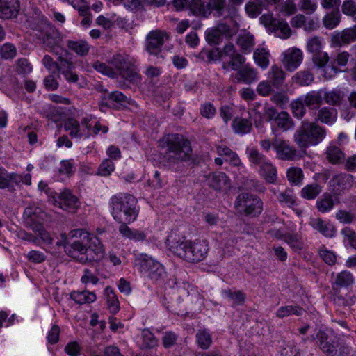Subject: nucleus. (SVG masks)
I'll use <instances>...</instances> for the list:
<instances>
[{
    "label": "nucleus",
    "instance_id": "obj_1",
    "mask_svg": "<svg viewBox=\"0 0 356 356\" xmlns=\"http://www.w3.org/2000/svg\"><path fill=\"white\" fill-rule=\"evenodd\" d=\"M69 237L76 238L66 247V254L81 264H86L101 260L105 254L100 240L83 229L70 232Z\"/></svg>",
    "mask_w": 356,
    "mask_h": 356
},
{
    "label": "nucleus",
    "instance_id": "obj_2",
    "mask_svg": "<svg viewBox=\"0 0 356 356\" xmlns=\"http://www.w3.org/2000/svg\"><path fill=\"white\" fill-rule=\"evenodd\" d=\"M166 245L170 252L189 262H198L203 260L208 252V243L205 240H187L184 236L171 233Z\"/></svg>",
    "mask_w": 356,
    "mask_h": 356
},
{
    "label": "nucleus",
    "instance_id": "obj_3",
    "mask_svg": "<svg viewBox=\"0 0 356 356\" xmlns=\"http://www.w3.org/2000/svg\"><path fill=\"white\" fill-rule=\"evenodd\" d=\"M109 63L113 67L97 61L94 63L93 67L97 72L109 77L115 78L120 75L129 82L136 83L139 81V74L134 65V60L129 55L116 54L109 60Z\"/></svg>",
    "mask_w": 356,
    "mask_h": 356
},
{
    "label": "nucleus",
    "instance_id": "obj_4",
    "mask_svg": "<svg viewBox=\"0 0 356 356\" xmlns=\"http://www.w3.org/2000/svg\"><path fill=\"white\" fill-rule=\"evenodd\" d=\"M165 160L170 163H177L189 159L192 151L190 142L182 135L171 134L160 141Z\"/></svg>",
    "mask_w": 356,
    "mask_h": 356
},
{
    "label": "nucleus",
    "instance_id": "obj_5",
    "mask_svg": "<svg viewBox=\"0 0 356 356\" xmlns=\"http://www.w3.org/2000/svg\"><path fill=\"white\" fill-rule=\"evenodd\" d=\"M110 207L113 218L120 223L131 222L138 215L137 200L127 193H119L110 199Z\"/></svg>",
    "mask_w": 356,
    "mask_h": 356
},
{
    "label": "nucleus",
    "instance_id": "obj_6",
    "mask_svg": "<svg viewBox=\"0 0 356 356\" xmlns=\"http://www.w3.org/2000/svg\"><path fill=\"white\" fill-rule=\"evenodd\" d=\"M326 136L325 128L314 122H303L294 134V141L300 148L319 144Z\"/></svg>",
    "mask_w": 356,
    "mask_h": 356
},
{
    "label": "nucleus",
    "instance_id": "obj_7",
    "mask_svg": "<svg viewBox=\"0 0 356 356\" xmlns=\"http://www.w3.org/2000/svg\"><path fill=\"white\" fill-rule=\"evenodd\" d=\"M33 18L38 23L35 29L40 32V38L43 44L50 48L51 51H55L60 42L59 32L48 22L47 18L38 8H34Z\"/></svg>",
    "mask_w": 356,
    "mask_h": 356
},
{
    "label": "nucleus",
    "instance_id": "obj_8",
    "mask_svg": "<svg viewBox=\"0 0 356 356\" xmlns=\"http://www.w3.org/2000/svg\"><path fill=\"white\" fill-rule=\"evenodd\" d=\"M234 207L241 213L256 216L261 213L263 202L258 197L248 193H243L236 197Z\"/></svg>",
    "mask_w": 356,
    "mask_h": 356
},
{
    "label": "nucleus",
    "instance_id": "obj_9",
    "mask_svg": "<svg viewBox=\"0 0 356 356\" xmlns=\"http://www.w3.org/2000/svg\"><path fill=\"white\" fill-rule=\"evenodd\" d=\"M260 22L269 31L281 39H288L292 34L291 28L284 19H276L271 14L263 15Z\"/></svg>",
    "mask_w": 356,
    "mask_h": 356
},
{
    "label": "nucleus",
    "instance_id": "obj_10",
    "mask_svg": "<svg viewBox=\"0 0 356 356\" xmlns=\"http://www.w3.org/2000/svg\"><path fill=\"white\" fill-rule=\"evenodd\" d=\"M89 122L90 119L88 118H83L81 122L70 118L64 122L63 128L72 138H88L90 136V129L91 128Z\"/></svg>",
    "mask_w": 356,
    "mask_h": 356
},
{
    "label": "nucleus",
    "instance_id": "obj_11",
    "mask_svg": "<svg viewBox=\"0 0 356 356\" xmlns=\"http://www.w3.org/2000/svg\"><path fill=\"white\" fill-rule=\"evenodd\" d=\"M49 201L70 213H75L81 205L79 199L67 188L61 191L57 196H49Z\"/></svg>",
    "mask_w": 356,
    "mask_h": 356
},
{
    "label": "nucleus",
    "instance_id": "obj_12",
    "mask_svg": "<svg viewBox=\"0 0 356 356\" xmlns=\"http://www.w3.org/2000/svg\"><path fill=\"white\" fill-rule=\"evenodd\" d=\"M168 40L169 35L166 31L160 29L153 30L146 36V49L149 54L157 55Z\"/></svg>",
    "mask_w": 356,
    "mask_h": 356
},
{
    "label": "nucleus",
    "instance_id": "obj_13",
    "mask_svg": "<svg viewBox=\"0 0 356 356\" xmlns=\"http://www.w3.org/2000/svg\"><path fill=\"white\" fill-rule=\"evenodd\" d=\"M340 338L341 336L335 334L332 330L325 332L320 330L316 333V337H313V340H315L321 350L329 356Z\"/></svg>",
    "mask_w": 356,
    "mask_h": 356
},
{
    "label": "nucleus",
    "instance_id": "obj_14",
    "mask_svg": "<svg viewBox=\"0 0 356 356\" xmlns=\"http://www.w3.org/2000/svg\"><path fill=\"white\" fill-rule=\"evenodd\" d=\"M282 63L286 70L293 72L302 63L303 54L300 49L291 47L282 54Z\"/></svg>",
    "mask_w": 356,
    "mask_h": 356
},
{
    "label": "nucleus",
    "instance_id": "obj_15",
    "mask_svg": "<svg viewBox=\"0 0 356 356\" xmlns=\"http://www.w3.org/2000/svg\"><path fill=\"white\" fill-rule=\"evenodd\" d=\"M273 147L276 152L277 158L282 161H293L297 156L296 149L290 145L289 141L281 138L273 140Z\"/></svg>",
    "mask_w": 356,
    "mask_h": 356
},
{
    "label": "nucleus",
    "instance_id": "obj_16",
    "mask_svg": "<svg viewBox=\"0 0 356 356\" xmlns=\"http://www.w3.org/2000/svg\"><path fill=\"white\" fill-rule=\"evenodd\" d=\"M354 184V177L347 173L337 174L330 179V186L336 194L349 190Z\"/></svg>",
    "mask_w": 356,
    "mask_h": 356
},
{
    "label": "nucleus",
    "instance_id": "obj_17",
    "mask_svg": "<svg viewBox=\"0 0 356 356\" xmlns=\"http://www.w3.org/2000/svg\"><path fill=\"white\" fill-rule=\"evenodd\" d=\"M124 103H129V99L121 92L114 91L102 96L99 106L102 111L104 107L117 108Z\"/></svg>",
    "mask_w": 356,
    "mask_h": 356
},
{
    "label": "nucleus",
    "instance_id": "obj_18",
    "mask_svg": "<svg viewBox=\"0 0 356 356\" xmlns=\"http://www.w3.org/2000/svg\"><path fill=\"white\" fill-rule=\"evenodd\" d=\"M234 82L250 84L258 80V72L250 65L247 64L232 76Z\"/></svg>",
    "mask_w": 356,
    "mask_h": 356
},
{
    "label": "nucleus",
    "instance_id": "obj_19",
    "mask_svg": "<svg viewBox=\"0 0 356 356\" xmlns=\"http://www.w3.org/2000/svg\"><path fill=\"white\" fill-rule=\"evenodd\" d=\"M46 216V213L40 207L35 204L29 205L24 211L26 226L31 228V224L42 222Z\"/></svg>",
    "mask_w": 356,
    "mask_h": 356
},
{
    "label": "nucleus",
    "instance_id": "obj_20",
    "mask_svg": "<svg viewBox=\"0 0 356 356\" xmlns=\"http://www.w3.org/2000/svg\"><path fill=\"white\" fill-rule=\"evenodd\" d=\"M204 181L207 185L216 191L225 189L229 187V178L223 172H213L204 175Z\"/></svg>",
    "mask_w": 356,
    "mask_h": 356
},
{
    "label": "nucleus",
    "instance_id": "obj_21",
    "mask_svg": "<svg viewBox=\"0 0 356 356\" xmlns=\"http://www.w3.org/2000/svg\"><path fill=\"white\" fill-rule=\"evenodd\" d=\"M20 8L19 0H0V17H16Z\"/></svg>",
    "mask_w": 356,
    "mask_h": 356
},
{
    "label": "nucleus",
    "instance_id": "obj_22",
    "mask_svg": "<svg viewBox=\"0 0 356 356\" xmlns=\"http://www.w3.org/2000/svg\"><path fill=\"white\" fill-rule=\"evenodd\" d=\"M74 68V63L62 57L58 59V69L57 71L60 72L63 75L65 79L69 83H76L79 80L78 75L73 71Z\"/></svg>",
    "mask_w": 356,
    "mask_h": 356
},
{
    "label": "nucleus",
    "instance_id": "obj_23",
    "mask_svg": "<svg viewBox=\"0 0 356 356\" xmlns=\"http://www.w3.org/2000/svg\"><path fill=\"white\" fill-rule=\"evenodd\" d=\"M158 263L159 261L147 254L140 253L135 255L134 265L144 275L153 269V266Z\"/></svg>",
    "mask_w": 356,
    "mask_h": 356
},
{
    "label": "nucleus",
    "instance_id": "obj_24",
    "mask_svg": "<svg viewBox=\"0 0 356 356\" xmlns=\"http://www.w3.org/2000/svg\"><path fill=\"white\" fill-rule=\"evenodd\" d=\"M332 40L335 45L340 47L355 42L356 40V25L336 33Z\"/></svg>",
    "mask_w": 356,
    "mask_h": 356
},
{
    "label": "nucleus",
    "instance_id": "obj_25",
    "mask_svg": "<svg viewBox=\"0 0 356 356\" xmlns=\"http://www.w3.org/2000/svg\"><path fill=\"white\" fill-rule=\"evenodd\" d=\"M309 224L313 229L317 230L325 237L332 238L336 234L334 226L321 218H311Z\"/></svg>",
    "mask_w": 356,
    "mask_h": 356
},
{
    "label": "nucleus",
    "instance_id": "obj_26",
    "mask_svg": "<svg viewBox=\"0 0 356 356\" xmlns=\"http://www.w3.org/2000/svg\"><path fill=\"white\" fill-rule=\"evenodd\" d=\"M270 191L276 197L281 204L289 207L296 204V196L290 190L279 191L275 188H270Z\"/></svg>",
    "mask_w": 356,
    "mask_h": 356
},
{
    "label": "nucleus",
    "instance_id": "obj_27",
    "mask_svg": "<svg viewBox=\"0 0 356 356\" xmlns=\"http://www.w3.org/2000/svg\"><path fill=\"white\" fill-rule=\"evenodd\" d=\"M286 78V73L282 68L277 65H273L268 72V81L275 88L280 87Z\"/></svg>",
    "mask_w": 356,
    "mask_h": 356
},
{
    "label": "nucleus",
    "instance_id": "obj_28",
    "mask_svg": "<svg viewBox=\"0 0 356 356\" xmlns=\"http://www.w3.org/2000/svg\"><path fill=\"white\" fill-rule=\"evenodd\" d=\"M189 10L200 17H207L211 15L207 0H190Z\"/></svg>",
    "mask_w": 356,
    "mask_h": 356
},
{
    "label": "nucleus",
    "instance_id": "obj_29",
    "mask_svg": "<svg viewBox=\"0 0 356 356\" xmlns=\"http://www.w3.org/2000/svg\"><path fill=\"white\" fill-rule=\"evenodd\" d=\"M303 101L305 105L310 109L318 108L323 103V90H313L307 93Z\"/></svg>",
    "mask_w": 356,
    "mask_h": 356
},
{
    "label": "nucleus",
    "instance_id": "obj_30",
    "mask_svg": "<svg viewBox=\"0 0 356 356\" xmlns=\"http://www.w3.org/2000/svg\"><path fill=\"white\" fill-rule=\"evenodd\" d=\"M326 158L332 164H339L344 161L345 154L343 150L334 144H330L325 152Z\"/></svg>",
    "mask_w": 356,
    "mask_h": 356
},
{
    "label": "nucleus",
    "instance_id": "obj_31",
    "mask_svg": "<svg viewBox=\"0 0 356 356\" xmlns=\"http://www.w3.org/2000/svg\"><path fill=\"white\" fill-rule=\"evenodd\" d=\"M337 119V111L335 108L323 107L317 113V120L326 124H333Z\"/></svg>",
    "mask_w": 356,
    "mask_h": 356
},
{
    "label": "nucleus",
    "instance_id": "obj_32",
    "mask_svg": "<svg viewBox=\"0 0 356 356\" xmlns=\"http://www.w3.org/2000/svg\"><path fill=\"white\" fill-rule=\"evenodd\" d=\"M128 223L129 222L121 223L119 227V232L124 237L135 241H143L145 240L146 235L144 232L137 229H131L127 226Z\"/></svg>",
    "mask_w": 356,
    "mask_h": 356
},
{
    "label": "nucleus",
    "instance_id": "obj_33",
    "mask_svg": "<svg viewBox=\"0 0 356 356\" xmlns=\"http://www.w3.org/2000/svg\"><path fill=\"white\" fill-rule=\"evenodd\" d=\"M70 298L79 305L90 304L96 300L97 297L94 292L89 291H72Z\"/></svg>",
    "mask_w": 356,
    "mask_h": 356
},
{
    "label": "nucleus",
    "instance_id": "obj_34",
    "mask_svg": "<svg viewBox=\"0 0 356 356\" xmlns=\"http://www.w3.org/2000/svg\"><path fill=\"white\" fill-rule=\"evenodd\" d=\"M67 47L70 50L82 57L88 55L90 49L89 44L82 40H68L67 42Z\"/></svg>",
    "mask_w": 356,
    "mask_h": 356
},
{
    "label": "nucleus",
    "instance_id": "obj_35",
    "mask_svg": "<svg viewBox=\"0 0 356 356\" xmlns=\"http://www.w3.org/2000/svg\"><path fill=\"white\" fill-rule=\"evenodd\" d=\"M217 152L220 156H225V161L234 166H239L241 164L238 155L227 146H218Z\"/></svg>",
    "mask_w": 356,
    "mask_h": 356
},
{
    "label": "nucleus",
    "instance_id": "obj_36",
    "mask_svg": "<svg viewBox=\"0 0 356 356\" xmlns=\"http://www.w3.org/2000/svg\"><path fill=\"white\" fill-rule=\"evenodd\" d=\"M259 173L268 184H273L277 180L276 168L268 161L260 166Z\"/></svg>",
    "mask_w": 356,
    "mask_h": 356
},
{
    "label": "nucleus",
    "instance_id": "obj_37",
    "mask_svg": "<svg viewBox=\"0 0 356 356\" xmlns=\"http://www.w3.org/2000/svg\"><path fill=\"white\" fill-rule=\"evenodd\" d=\"M145 276L149 277L155 284H161L164 282L165 278L167 277V273L164 266L161 264H156L153 266V269L149 271Z\"/></svg>",
    "mask_w": 356,
    "mask_h": 356
},
{
    "label": "nucleus",
    "instance_id": "obj_38",
    "mask_svg": "<svg viewBox=\"0 0 356 356\" xmlns=\"http://www.w3.org/2000/svg\"><path fill=\"white\" fill-rule=\"evenodd\" d=\"M341 19V15L339 9H335L326 13L323 17L322 22L326 29L332 30L339 25Z\"/></svg>",
    "mask_w": 356,
    "mask_h": 356
},
{
    "label": "nucleus",
    "instance_id": "obj_39",
    "mask_svg": "<svg viewBox=\"0 0 356 356\" xmlns=\"http://www.w3.org/2000/svg\"><path fill=\"white\" fill-rule=\"evenodd\" d=\"M354 282L353 275L346 270L337 273L333 282L334 289L347 287Z\"/></svg>",
    "mask_w": 356,
    "mask_h": 356
},
{
    "label": "nucleus",
    "instance_id": "obj_40",
    "mask_svg": "<svg viewBox=\"0 0 356 356\" xmlns=\"http://www.w3.org/2000/svg\"><path fill=\"white\" fill-rule=\"evenodd\" d=\"M236 42L244 53H250L254 46V36L250 33L240 34Z\"/></svg>",
    "mask_w": 356,
    "mask_h": 356
},
{
    "label": "nucleus",
    "instance_id": "obj_41",
    "mask_svg": "<svg viewBox=\"0 0 356 356\" xmlns=\"http://www.w3.org/2000/svg\"><path fill=\"white\" fill-rule=\"evenodd\" d=\"M252 127V122L248 119L236 118L232 122L234 131L238 134L249 133Z\"/></svg>",
    "mask_w": 356,
    "mask_h": 356
},
{
    "label": "nucleus",
    "instance_id": "obj_42",
    "mask_svg": "<svg viewBox=\"0 0 356 356\" xmlns=\"http://www.w3.org/2000/svg\"><path fill=\"white\" fill-rule=\"evenodd\" d=\"M344 335L341 337L339 340L329 356H350L352 353V348L346 343Z\"/></svg>",
    "mask_w": 356,
    "mask_h": 356
},
{
    "label": "nucleus",
    "instance_id": "obj_43",
    "mask_svg": "<svg viewBox=\"0 0 356 356\" xmlns=\"http://www.w3.org/2000/svg\"><path fill=\"white\" fill-rule=\"evenodd\" d=\"M44 244L51 245L53 243V238L50 234L44 229L43 223L31 224V228Z\"/></svg>",
    "mask_w": 356,
    "mask_h": 356
},
{
    "label": "nucleus",
    "instance_id": "obj_44",
    "mask_svg": "<svg viewBox=\"0 0 356 356\" xmlns=\"http://www.w3.org/2000/svg\"><path fill=\"white\" fill-rule=\"evenodd\" d=\"M277 127L284 131L293 127L294 124L287 112L282 111L278 113L275 120Z\"/></svg>",
    "mask_w": 356,
    "mask_h": 356
},
{
    "label": "nucleus",
    "instance_id": "obj_45",
    "mask_svg": "<svg viewBox=\"0 0 356 356\" xmlns=\"http://www.w3.org/2000/svg\"><path fill=\"white\" fill-rule=\"evenodd\" d=\"M246 154L249 161L254 165L261 166L268 161L266 157L257 147H248Z\"/></svg>",
    "mask_w": 356,
    "mask_h": 356
},
{
    "label": "nucleus",
    "instance_id": "obj_46",
    "mask_svg": "<svg viewBox=\"0 0 356 356\" xmlns=\"http://www.w3.org/2000/svg\"><path fill=\"white\" fill-rule=\"evenodd\" d=\"M269 52L265 49H257L253 55L256 64L261 69L265 70L269 65Z\"/></svg>",
    "mask_w": 356,
    "mask_h": 356
},
{
    "label": "nucleus",
    "instance_id": "obj_47",
    "mask_svg": "<svg viewBox=\"0 0 356 356\" xmlns=\"http://www.w3.org/2000/svg\"><path fill=\"white\" fill-rule=\"evenodd\" d=\"M334 205V200L332 195L329 194H324L321 198L316 201V207L318 211L321 213H326L332 209Z\"/></svg>",
    "mask_w": 356,
    "mask_h": 356
},
{
    "label": "nucleus",
    "instance_id": "obj_48",
    "mask_svg": "<svg viewBox=\"0 0 356 356\" xmlns=\"http://www.w3.org/2000/svg\"><path fill=\"white\" fill-rule=\"evenodd\" d=\"M196 341L200 348L207 349L212 343V339L210 333L206 329L198 330L196 333Z\"/></svg>",
    "mask_w": 356,
    "mask_h": 356
},
{
    "label": "nucleus",
    "instance_id": "obj_49",
    "mask_svg": "<svg viewBox=\"0 0 356 356\" xmlns=\"http://www.w3.org/2000/svg\"><path fill=\"white\" fill-rule=\"evenodd\" d=\"M104 295L106 299L108 307L111 310H118L120 309L119 300L111 286H106L104 291Z\"/></svg>",
    "mask_w": 356,
    "mask_h": 356
},
{
    "label": "nucleus",
    "instance_id": "obj_50",
    "mask_svg": "<svg viewBox=\"0 0 356 356\" xmlns=\"http://www.w3.org/2000/svg\"><path fill=\"white\" fill-rule=\"evenodd\" d=\"M321 192V187L318 184L305 186L301 191V196L307 200L314 199Z\"/></svg>",
    "mask_w": 356,
    "mask_h": 356
},
{
    "label": "nucleus",
    "instance_id": "obj_51",
    "mask_svg": "<svg viewBox=\"0 0 356 356\" xmlns=\"http://www.w3.org/2000/svg\"><path fill=\"white\" fill-rule=\"evenodd\" d=\"M262 9V0H251L245 6L246 13L251 17H255L259 15L261 13Z\"/></svg>",
    "mask_w": 356,
    "mask_h": 356
},
{
    "label": "nucleus",
    "instance_id": "obj_52",
    "mask_svg": "<svg viewBox=\"0 0 356 356\" xmlns=\"http://www.w3.org/2000/svg\"><path fill=\"white\" fill-rule=\"evenodd\" d=\"M17 48L12 43L6 42L0 46V56L3 59H13L17 56Z\"/></svg>",
    "mask_w": 356,
    "mask_h": 356
},
{
    "label": "nucleus",
    "instance_id": "obj_53",
    "mask_svg": "<svg viewBox=\"0 0 356 356\" xmlns=\"http://www.w3.org/2000/svg\"><path fill=\"white\" fill-rule=\"evenodd\" d=\"M286 177L291 183L298 185L303 179V172L300 168L291 167L287 170Z\"/></svg>",
    "mask_w": 356,
    "mask_h": 356
},
{
    "label": "nucleus",
    "instance_id": "obj_54",
    "mask_svg": "<svg viewBox=\"0 0 356 356\" xmlns=\"http://www.w3.org/2000/svg\"><path fill=\"white\" fill-rule=\"evenodd\" d=\"M343 94L339 90L323 91V98H324L326 103L331 105L339 104L343 99Z\"/></svg>",
    "mask_w": 356,
    "mask_h": 356
},
{
    "label": "nucleus",
    "instance_id": "obj_55",
    "mask_svg": "<svg viewBox=\"0 0 356 356\" xmlns=\"http://www.w3.org/2000/svg\"><path fill=\"white\" fill-rule=\"evenodd\" d=\"M143 346L145 348H153L157 346V339L154 334L148 329H145L142 332Z\"/></svg>",
    "mask_w": 356,
    "mask_h": 356
},
{
    "label": "nucleus",
    "instance_id": "obj_56",
    "mask_svg": "<svg viewBox=\"0 0 356 356\" xmlns=\"http://www.w3.org/2000/svg\"><path fill=\"white\" fill-rule=\"evenodd\" d=\"M209 11L214 10L218 17L222 15L227 0H207Z\"/></svg>",
    "mask_w": 356,
    "mask_h": 356
},
{
    "label": "nucleus",
    "instance_id": "obj_57",
    "mask_svg": "<svg viewBox=\"0 0 356 356\" xmlns=\"http://www.w3.org/2000/svg\"><path fill=\"white\" fill-rule=\"evenodd\" d=\"M342 13L350 17H354L356 20V1L355 0H344L341 5Z\"/></svg>",
    "mask_w": 356,
    "mask_h": 356
},
{
    "label": "nucleus",
    "instance_id": "obj_58",
    "mask_svg": "<svg viewBox=\"0 0 356 356\" xmlns=\"http://www.w3.org/2000/svg\"><path fill=\"white\" fill-rule=\"evenodd\" d=\"M273 85L268 80H264L259 83L256 90L259 95L267 97L273 92Z\"/></svg>",
    "mask_w": 356,
    "mask_h": 356
},
{
    "label": "nucleus",
    "instance_id": "obj_59",
    "mask_svg": "<svg viewBox=\"0 0 356 356\" xmlns=\"http://www.w3.org/2000/svg\"><path fill=\"white\" fill-rule=\"evenodd\" d=\"M298 5L300 10L307 15L313 14L318 8L317 3L312 0H300Z\"/></svg>",
    "mask_w": 356,
    "mask_h": 356
},
{
    "label": "nucleus",
    "instance_id": "obj_60",
    "mask_svg": "<svg viewBox=\"0 0 356 356\" xmlns=\"http://www.w3.org/2000/svg\"><path fill=\"white\" fill-rule=\"evenodd\" d=\"M335 217L340 222L344 224H350L356 221V216L345 210H339L336 213Z\"/></svg>",
    "mask_w": 356,
    "mask_h": 356
},
{
    "label": "nucleus",
    "instance_id": "obj_61",
    "mask_svg": "<svg viewBox=\"0 0 356 356\" xmlns=\"http://www.w3.org/2000/svg\"><path fill=\"white\" fill-rule=\"evenodd\" d=\"M115 169L113 162L111 159H105L101 163L98 169V175L101 176H108Z\"/></svg>",
    "mask_w": 356,
    "mask_h": 356
},
{
    "label": "nucleus",
    "instance_id": "obj_62",
    "mask_svg": "<svg viewBox=\"0 0 356 356\" xmlns=\"http://www.w3.org/2000/svg\"><path fill=\"white\" fill-rule=\"evenodd\" d=\"M284 241H286L294 250H300L302 247V242L297 234H285Z\"/></svg>",
    "mask_w": 356,
    "mask_h": 356
},
{
    "label": "nucleus",
    "instance_id": "obj_63",
    "mask_svg": "<svg viewBox=\"0 0 356 356\" xmlns=\"http://www.w3.org/2000/svg\"><path fill=\"white\" fill-rule=\"evenodd\" d=\"M305 103L303 99H296L291 102V106L293 115L298 118H301L305 113Z\"/></svg>",
    "mask_w": 356,
    "mask_h": 356
},
{
    "label": "nucleus",
    "instance_id": "obj_64",
    "mask_svg": "<svg viewBox=\"0 0 356 356\" xmlns=\"http://www.w3.org/2000/svg\"><path fill=\"white\" fill-rule=\"evenodd\" d=\"M294 78L301 86H309L314 80L313 75L308 71H302L297 73Z\"/></svg>",
    "mask_w": 356,
    "mask_h": 356
}]
</instances>
